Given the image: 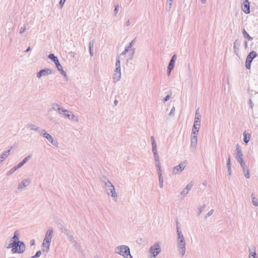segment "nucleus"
<instances>
[{
	"label": "nucleus",
	"mask_w": 258,
	"mask_h": 258,
	"mask_svg": "<svg viewBox=\"0 0 258 258\" xmlns=\"http://www.w3.org/2000/svg\"><path fill=\"white\" fill-rule=\"evenodd\" d=\"M8 247L13 248L12 251L13 253H22L25 250L24 244L21 241H18L17 242L14 241L13 243L10 244Z\"/></svg>",
	"instance_id": "obj_1"
},
{
	"label": "nucleus",
	"mask_w": 258,
	"mask_h": 258,
	"mask_svg": "<svg viewBox=\"0 0 258 258\" xmlns=\"http://www.w3.org/2000/svg\"><path fill=\"white\" fill-rule=\"evenodd\" d=\"M118 253L125 258H132L130 254L129 248L124 245L121 246L117 248Z\"/></svg>",
	"instance_id": "obj_2"
},
{
	"label": "nucleus",
	"mask_w": 258,
	"mask_h": 258,
	"mask_svg": "<svg viewBox=\"0 0 258 258\" xmlns=\"http://www.w3.org/2000/svg\"><path fill=\"white\" fill-rule=\"evenodd\" d=\"M52 230H48L43 240L42 245L43 247H45L46 249H48L49 248V244L52 236Z\"/></svg>",
	"instance_id": "obj_3"
},
{
	"label": "nucleus",
	"mask_w": 258,
	"mask_h": 258,
	"mask_svg": "<svg viewBox=\"0 0 258 258\" xmlns=\"http://www.w3.org/2000/svg\"><path fill=\"white\" fill-rule=\"evenodd\" d=\"M257 56V53L255 51H252L250 52L247 56L245 61V67L247 69H250L251 67V63L252 60Z\"/></svg>",
	"instance_id": "obj_4"
},
{
	"label": "nucleus",
	"mask_w": 258,
	"mask_h": 258,
	"mask_svg": "<svg viewBox=\"0 0 258 258\" xmlns=\"http://www.w3.org/2000/svg\"><path fill=\"white\" fill-rule=\"evenodd\" d=\"M200 125V122L199 121H195L192 129V141H197V135L198 133Z\"/></svg>",
	"instance_id": "obj_5"
},
{
	"label": "nucleus",
	"mask_w": 258,
	"mask_h": 258,
	"mask_svg": "<svg viewBox=\"0 0 258 258\" xmlns=\"http://www.w3.org/2000/svg\"><path fill=\"white\" fill-rule=\"evenodd\" d=\"M160 246L158 243L155 244L150 248V253L152 256L155 257L157 256L160 252Z\"/></svg>",
	"instance_id": "obj_6"
},
{
	"label": "nucleus",
	"mask_w": 258,
	"mask_h": 258,
	"mask_svg": "<svg viewBox=\"0 0 258 258\" xmlns=\"http://www.w3.org/2000/svg\"><path fill=\"white\" fill-rule=\"evenodd\" d=\"M116 68L114 74V79H116L117 80L120 78L121 76L120 60L119 59L116 60Z\"/></svg>",
	"instance_id": "obj_7"
},
{
	"label": "nucleus",
	"mask_w": 258,
	"mask_h": 258,
	"mask_svg": "<svg viewBox=\"0 0 258 258\" xmlns=\"http://www.w3.org/2000/svg\"><path fill=\"white\" fill-rule=\"evenodd\" d=\"M186 166V162L185 161L181 162L179 165L175 166L173 170L174 173L176 174L184 169Z\"/></svg>",
	"instance_id": "obj_8"
},
{
	"label": "nucleus",
	"mask_w": 258,
	"mask_h": 258,
	"mask_svg": "<svg viewBox=\"0 0 258 258\" xmlns=\"http://www.w3.org/2000/svg\"><path fill=\"white\" fill-rule=\"evenodd\" d=\"M242 9L245 14L249 13V4L247 0H243Z\"/></svg>",
	"instance_id": "obj_9"
},
{
	"label": "nucleus",
	"mask_w": 258,
	"mask_h": 258,
	"mask_svg": "<svg viewBox=\"0 0 258 258\" xmlns=\"http://www.w3.org/2000/svg\"><path fill=\"white\" fill-rule=\"evenodd\" d=\"M179 235V246L182 249V251H183V253L185 251V241L184 238L183 236V235H181L180 233H178Z\"/></svg>",
	"instance_id": "obj_10"
},
{
	"label": "nucleus",
	"mask_w": 258,
	"mask_h": 258,
	"mask_svg": "<svg viewBox=\"0 0 258 258\" xmlns=\"http://www.w3.org/2000/svg\"><path fill=\"white\" fill-rule=\"evenodd\" d=\"M51 71L49 69H44L40 71L38 74H37V77L38 78H40L42 76H45L46 75L51 74Z\"/></svg>",
	"instance_id": "obj_11"
},
{
	"label": "nucleus",
	"mask_w": 258,
	"mask_h": 258,
	"mask_svg": "<svg viewBox=\"0 0 258 258\" xmlns=\"http://www.w3.org/2000/svg\"><path fill=\"white\" fill-rule=\"evenodd\" d=\"M54 62L58 70L61 72L62 73H65L63 70V68H62V66L60 64L58 59L56 60H54Z\"/></svg>",
	"instance_id": "obj_12"
},
{
	"label": "nucleus",
	"mask_w": 258,
	"mask_h": 258,
	"mask_svg": "<svg viewBox=\"0 0 258 258\" xmlns=\"http://www.w3.org/2000/svg\"><path fill=\"white\" fill-rule=\"evenodd\" d=\"M174 60H171L168 67V70L169 71V74H170L171 71L173 70L174 66Z\"/></svg>",
	"instance_id": "obj_13"
},
{
	"label": "nucleus",
	"mask_w": 258,
	"mask_h": 258,
	"mask_svg": "<svg viewBox=\"0 0 258 258\" xmlns=\"http://www.w3.org/2000/svg\"><path fill=\"white\" fill-rule=\"evenodd\" d=\"M244 141L245 143H247L250 139V134H247L245 132L243 133Z\"/></svg>",
	"instance_id": "obj_14"
},
{
	"label": "nucleus",
	"mask_w": 258,
	"mask_h": 258,
	"mask_svg": "<svg viewBox=\"0 0 258 258\" xmlns=\"http://www.w3.org/2000/svg\"><path fill=\"white\" fill-rule=\"evenodd\" d=\"M44 136L47 138L52 144H53V138L47 133L44 134Z\"/></svg>",
	"instance_id": "obj_15"
},
{
	"label": "nucleus",
	"mask_w": 258,
	"mask_h": 258,
	"mask_svg": "<svg viewBox=\"0 0 258 258\" xmlns=\"http://www.w3.org/2000/svg\"><path fill=\"white\" fill-rule=\"evenodd\" d=\"M237 156H238L239 161H240V160H242V155L240 150H239V149H237Z\"/></svg>",
	"instance_id": "obj_16"
},
{
	"label": "nucleus",
	"mask_w": 258,
	"mask_h": 258,
	"mask_svg": "<svg viewBox=\"0 0 258 258\" xmlns=\"http://www.w3.org/2000/svg\"><path fill=\"white\" fill-rule=\"evenodd\" d=\"M10 150H8L7 151H6L2 155V157H1L2 159H5L6 157H7L9 154H10Z\"/></svg>",
	"instance_id": "obj_17"
},
{
	"label": "nucleus",
	"mask_w": 258,
	"mask_h": 258,
	"mask_svg": "<svg viewBox=\"0 0 258 258\" xmlns=\"http://www.w3.org/2000/svg\"><path fill=\"white\" fill-rule=\"evenodd\" d=\"M242 33L243 34V35L246 37L247 38V39H251V37L249 35V34L247 33V32L245 31V29H243V31H242Z\"/></svg>",
	"instance_id": "obj_18"
},
{
	"label": "nucleus",
	"mask_w": 258,
	"mask_h": 258,
	"mask_svg": "<svg viewBox=\"0 0 258 258\" xmlns=\"http://www.w3.org/2000/svg\"><path fill=\"white\" fill-rule=\"evenodd\" d=\"M110 193L111 194V196L113 197H115V189L114 187L112 186L111 188H110Z\"/></svg>",
	"instance_id": "obj_19"
},
{
	"label": "nucleus",
	"mask_w": 258,
	"mask_h": 258,
	"mask_svg": "<svg viewBox=\"0 0 258 258\" xmlns=\"http://www.w3.org/2000/svg\"><path fill=\"white\" fill-rule=\"evenodd\" d=\"M151 139H152V141L153 149V150H154L156 149V144L155 143V141L154 140V137H152Z\"/></svg>",
	"instance_id": "obj_20"
},
{
	"label": "nucleus",
	"mask_w": 258,
	"mask_h": 258,
	"mask_svg": "<svg viewBox=\"0 0 258 258\" xmlns=\"http://www.w3.org/2000/svg\"><path fill=\"white\" fill-rule=\"evenodd\" d=\"M48 57H49L50 59H52V60H53V61H54V60H56V59H57V58L56 56H55L54 55V54H49V56H48Z\"/></svg>",
	"instance_id": "obj_21"
},
{
	"label": "nucleus",
	"mask_w": 258,
	"mask_h": 258,
	"mask_svg": "<svg viewBox=\"0 0 258 258\" xmlns=\"http://www.w3.org/2000/svg\"><path fill=\"white\" fill-rule=\"evenodd\" d=\"M195 121H199L201 123L200 115H198V111H197V112H196V115Z\"/></svg>",
	"instance_id": "obj_22"
},
{
	"label": "nucleus",
	"mask_w": 258,
	"mask_h": 258,
	"mask_svg": "<svg viewBox=\"0 0 258 258\" xmlns=\"http://www.w3.org/2000/svg\"><path fill=\"white\" fill-rule=\"evenodd\" d=\"M63 112H64V115L68 118H70L71 115L70 113H70L69 111H68L67 110H65V111H63Z\"/></svg>",
	"instance_id": "obj_23"
},
{
	"label": "nucleus",
	"mask_w": 258,
	"mask_h": 258,
	"mask_svg": "<svg viewBox=\"0 0 258 258\" xmlns=\"http://www.w3.org/2000/svg\"><path fill=\"white\" fill-rule=\"evenodd\" d=\"M18 234L17 233V231H16L13 237V239H14V241L16 242V241L18 240Z\"/></svg>",
	"instance_id": "obj_24"
},
{
	"label": "nucleus",
	"mask_w": 258,
	"mask_h": 258,
	"mask_svg": "<svg viewBox=\"0 0 258 258\" xmlns=\"http://www.w3.org/2000/svg\"><path fill=\"white\" fill-rule=\"evenodd\" d=\"M255 255H256V253L255 252H250L249 255V258H256Z\"/></svg>",
	"instance_id": "obj_25"
},
{
	"label": "nucleus",
	"mask_w": 258,
	"mask_h": 258,
	"mask_svg": "<svg viewBox=\"0 0 258 258\" xmlns=\"http://www.w3.org/2000/svg\"><path fill=\"white\" fill-rule=\"evenodd\" d=\"M252 203L255 206H257V199H256L255 198H252Z\"/></svg>",
	"instance_id": "obj_26"
},
{
	"label": "nucleus",
	"mask_w": 258,
	"mask_h": 258,
	"mask_svg": "<svg viewBox=\"0 0 258 258\" xmlns=\"http://www.w3.org/2000/svg\"><path fill=\"white\" fill-rule=\"evenodd\" d=\"M26 185L24 184V183L22 182L19 186V188H22L26 186Z\"/></svg>",
	"instance_id": "obj_27"
},
{
	"label": "nucleus",
	"mask_w": 258,
	"mask_h": 258,
	"mask_svg": "<svg viewBox=\"0 0 258 258\" xmlns=\"http://www.w3.org/2000/svg\"><path fill=\"white\" fill-rule=\"evenodd\" d=\"M245 177L247 178H249V171L247 170L246 171V173L245 174Z\"/></svg>",
	"instance_id": "obj_28"
},
{
	"label": "nucleus",
	"mask_w": 258,
	"mask_h": 258,
	"mask_svg": "<svg viewBox=\"0 0 258 258\" xmlns=\"http://www.w3.org/2000/svg\"><path fill=\"white\" fill-rule=\"evenodd\" d=\"M41 251H38L36 252V254H35V255L34 256L35 257H39L41 255Z\"/></svg>",
	"instance_id": "obj_29"
},
{
	"label": "nucleus",
	"mask_w": 258,
	"mask_h": 258,
	"mask_svg": "<svg viewBox=\"0 0 258 258\" xmlns=\"http://www.w3.org/2000/svg\"><path fill=\"white\" fill-rule=\"evenodd\" d=\"M65 2H66V0H60V1L59 4H60V5L61 6V7L63 6V5L64 4Z\"/></svg>",
	"instance_id": "obj_30"
},
{
	"label": "nucleus",
	"mask_w": 258,
	"mask_h": 258,
	"mask_svg": "<svg viewBox=\"0 0 258 258\" xmlns=\"http://www.w3.org/2000/svg\"><path fill=\"white\" fill-rule=\"evenodd\" d=\"M25 163H23V161L21 162L18 165V166H17V168H19L20 167H21V166H22Z\"/></svg>",
	"instance_id": "obj_31"
},
{
	"label": "nucleus",
	"mask_w": 258,
	"mask_h": 258,
	"mask_svg": "<svg viewBox=\"0 0 258 258\" xmlns=\"http://www.w3.org/2000/svg\"><path fill=\"white\" fill-rule=\"evenodd\" d=\"M30 158V156H28L24 158V159L22 161L23 163H25L28 160L29 158Z\"/></svg>",
	"instance_id": "obj_32"
},
{
	"label": "nucleus",
	"mask_w": 258,
	"mask_h": 258,
	"mask_svg": "<svg viewBox=\"0 0 258 258\" xmlns=\"http://www.w3.org/2000/svg\"><path fill=\"white\" fill-rule=\"evenodd\" d=\"M170 96L169 95H167L165 98H164V101H167L170 98Z\"/></svg>",
	"instance_id": "obj_33"
},
{
	"label": "nucleus",
	"mask_w": 258,
	"mask_h": 258,
	"mask_svg": "<svg viewBox=\"0 0 258 258\" xmlns=\"http://www.w3.org/2000/svg\"><path fill=\"white\" fill-rule=\"evenodd\" d=\"M175 59H176V55H174L172 56V58H171V60H174V61H175Z\"/></svg>",
	"instance_id": "obj_34"
},
{
	"label": "nucleus",
	"mask_w": 258,
	"mask_h": 258,
	"mask_svg": "<svg viewBox=\"0 0 258 258\" xmlns=\"http://www.w3.org/2000/svg\"><path fill=\"white\" fill-rule=\"evenodd\" d=\"M117 10H118V6L116 7H115V11L116 12H117Z\"/></svg>",
	"instance_id": "obj_35"
},
{
	"label": "nucleus",
	"mask_w": 258,
	"mask_h": 258,
	"mask_svg": "<svg viewBox=\"0 0 258 258\" xmlns=\"http://www.w3.org/2000/svg\"><path fill=\"white\" fill-rule=\"evenodd\" d=\"M228 165H230V158H229V159H228Z\"/></svg>",
	"instance_id": "obj_36"
},
{
	"label": "nucleus",
	"mask_w": 258,
	"mask_h": 258,
	"mask_svg": "<svg viewBox=\"0 0 258 258\" xmlns=\"http://www.w3.org/2000/svg\"><path fill=\"white\" fill-rule=\"evenodd\" d=\"M29 49H30V48H28L26 50V51H29Z\"/></svg>",
	"instance_id": "obj_37"
},
{
	"label": "nucleus",
	"mask_w": 258,
	"mask_h": 258,
	"mask_svg": "<svg viewBox=\"0 0 258 258\" xmlns=\"http://www.w3.org/2000/svg\"><path fill=\"white\" fill-rule=\"evenodd\" d=\"M206 0H202V2L204 3Z\"/></svg>",
	"instance_id": "obj_38"
},
{
	"label": "nucleus",
	"mask_w": 258,
	"mask_h": 258,
	"mask_svg": "<svg viewBox=\"0 0 258 258\" xmlns=\"http://www.w3.org/2000/svg\"><path fill=\"white\" fill-rule=\"evenodd\" d=\"M117 103V101H115V104H116Z\"/></svg>",
	"instance_id": "obj_39"
},
{
	"label": "nucleus",
	"mask_w": 258,
	"mask_h": 258,
	"mask_svg": "<svg viewBox=\"0 0 258 258\" xmlns=\"http://www.w3.org/2000/svg\"><path fill=\"white\" fill-rule=\"evenodd\" d=\"M36 257H35L34 256H32V258H35Z\"/></svg>",
	"instance_id": "obj_40"
}]
</instances>
